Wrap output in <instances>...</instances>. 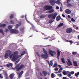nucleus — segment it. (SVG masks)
I'll list each match as a JSON object with an SVG mask.
<instances>
[{
  "label": "nucleus",
  "mask_w": 79,
  "mask_h": 79,
  "mask_svg": "<svg viewBox=\"0 0 79 79\" xmlns=\"http://www.w3.org/2000/svg\"><path fill=\"white\" fill-rule=\"evenodd\" d=\"M19 60H20L19 59L17 61H16L15 63V64H18V62L19 61Z\"/></svg>",
  "instance_id": "obj_36"
},
{
  "label": "nucleus",
  "mask_w": 79,
  "mask_h": 79,
  "mask_svg": "<svg viewBox=\"0 0 79 79\" xmlns=\"http://www.w3.org/2000/svg\"><path fill=\"white\" fill-rule=\"evenodd\" d=\"M71 21H73V22H75V20L73 18L71 19Z\"/></svg>",
  "instance_id": "obj_43"
},
{
  "label": "nucleus",
  "mask_w": 79,
  "mask_h": 79,
  "mask_svg": "<svg viewBox=\"0 0 79 79\" xmlns=\"http://www.w3.org/2000/svg\"><path fill=\"white\" fill-rule=\"evenodd\" d=\"M43 51H44V53L45 54V55H48V54H47V51H46V50L44 48H43Z\"/></svg>",
  "instance_id": "obj_19"
},
{
  "label": "nucleus",
  "mask_w": 79,
  "mask_h": 79,
  "mask_svg": "<svg viewBox=\"0 0 79 79\" xmlns=\"http://www.w3.org/2000/svg\"><path fill=\"white\" fill-rule=\"evenodd\" d=\"M55 77V75L54 73H52L51 74V77L52 78H53L54 77Z\"/></svg>",
  "instance_id": "obj_33"
},
{
  "label": "nucleus",
  "mask_w": 79,
  "mask_h": 79,
  "mask_svg": "<svg viewBox=\"0 0 79 79\" xmlns=\"http://www.w3.org/2000/svg\"><path fill=\"white\" fill-rule=\"evenodd\" d=\"M14 17V14H12L10 16V19H12V18H13Z\"/></svg>",
  "instance_id": "obj_30"
},
{
  "label": "nucleus",
  "mask_w": 79,
  "mask_h": 79,
  "mask_svg": "<svg viewBox=\"0 0 79 79\" xmlns=\"http://www.w3.org/2000/svg\"><path fill=\"white\" fill-rule=\"evenodd\" d=\"M48 64H49V67L50 68L51 66H53V62H52V61H50V62H48Z\"/></svg>",
  "instance_id": "obj_18"
},
{
  "label": "nucleus",
  "mask_w": 79,
  "mask_h": 79,
  "mask_svg": "<svg viewBox=\"0 0 79 79\" xmlns=\"http://www.w3.org/2000/svg\"><path fill=\"white\" fill-rule=\"evenodd\" d=\"M24 67V65L23 64L21 65V64H19L15 66V68L16 69L17 71H19L20 70H21Z\"/></svg>",
  "instance_id": "obj_2"
},
{
  "label": "nucleus",
  "mask_w": 79,
  "mask_h": 79,
  "mask_svg": "<svg viewBox=\"0 0 79 79\" xmlns=\"http://www.w3.org/2000/svg\"><path fill=\"white\" fill-rule=\"evenodd\" d=\"M1 27H5L6 26V25L5 24V23L2 24L0 25Z\"/></svg>",
  "instance_id": "obj_20"
},
{
  "label": "nucleus",
  "mask_w": 79,
  "mask_h": 79,
  "mask_svg": "<svg viewBox=\"0 0 79 79\" xmlns=\"http://www.w3.org/2000/svg\"><path fill=\"white\" fill-rule=\"evenodd\" d=\"M57 13H55L53 14H51L48 15V18H52V19H55L57 16Z\"/></svg>",
  "instance_id": "obj_3"
},
{
  "label": "nucleus",
  "mask_w": 79,
  "mask_h": 79,
  "mask_svg": "<svg viewBox=\"0 0 79 79\" xmlns=\"http://www.w3.org/2000/svg\"><path fill=\"white\" fill-rule=\"evenodd\" d=\"M15 26L16 27V28L17 29V28H18V27H19V25L18 24H17L15 25Z\"/></svg>",
  "instance_id": "obj_41"
},
{
  "label": "nucleus",
  "mask_w": 79,
  "mask_h": 79,
  "mask_svg": "<svg viewBox=\"0 0 79 79\" xmlns=\"http://www.w3.org/2000/svg\"><path fill=\"white\" fill-rule=\"evenodd\" d=\"M23 30H24V28H21L20 29L21 31H23Z\"/></svg>",
  "instance_id": "obj_52"
},
{
  "label": "nucleus",
  "mask_w": 79,
  "mask_h": 79,
  "mask_svg": "<svg viewBox=\"0 0 79 79\" xmlns=\"http://www.w3.org/2000/svg\"><path fill=\"white\" fill-rule=\"evenodd\" d=\"M4 74L6 77V76H8V73H7L6 72V71H4L3 72Z\"/></svg>",
  "instance_id": "obj_27"
},
{
  "label": "nucleus",
  "mask_w": 79,
  "mask_h": 79,
  "mask_svg": "<svg viewBox=\"0 0 79 79\" xmlns=\"http://www.w3.org/2000/svg\"><path fill=\"white\" fill-rule=\"evenodd\" d=\"M49 3L52 6H54L55 3V0H50Z\"/></svg>",
  "instance_id": "obj_10"
},
{
  "label": "nucleus",
  "mask_w": 79,
  "mask_h": 79,
  "mask_svg": "<svg viewBox=\"0 0 79 79\" xmlns=\"http://www.w3.org/2000/svg\"><path fill=\"white\" fill-rule=\"evenodd\" d=\"M23 73H24V72H23V71H21L20 73L22 75L23 74Z\"/></svg>",
  "instance_id": "obj_50"
},
{
  "label": "nucleus",
  "mask_w": 79,
  "mask_h": 79,
  "mask_svg": "<svg viewBox=\"0 0 79 79\" xmlns=\"http://www.w3.org/2000/svg\"><path fill=\"white\" fill-rule=\"evenodd\" d=\"M71 2V0H67L66 3H69Z\"/></svg>",
  "instance_id": "obj_38"
},
{
  "label": "nucleus",
  "mask_w": 79,
  "mask_h": 79,
  "mask_svg": "<svg viewBox=\"0 0 79 79\" xmlns=\"http://www.w3.org/2000/svg\"><path fill=\"white\" fill-rule=\"evenodd\" d=\"M5 23L6 24H9V23H8V22H6Z\"/></svg>",
  "instance_id": "obj_56"
},
{
  "label": "nucleus",
  "mask_w": 79,
  "mask_h": 79,
  "mask_svg": "<svg viewBox=\"0 0 79 79\" xmlns=\"http://www.w3.org/2000/svg\"><path fill=\"white\" fill-rule=\"evenodd\" d=\"M44 9L45 10H50L53 9V7L50 6L46 5L44 6Z\"/></svg>",
  "instance_id": "obj_4"
},
{
  "label": "nucleus",
  "mask_w": 79,
  "mask_h": 79,
  "mask_svg": "<svg viewBox=\"0 0 79 79\" xmlns=\"http://www.w3.org/2000/svg\"><path fill=\"white\" fill-rule=\"evenodd\" d=\"M32 28L34 31H35V27H32Z\"/></svg>",
  "instance_id": "obj_45"
},
{
  "label": "nucleus",
  "mask_w": 79,
  "mask_h": 79,
  "mask_svg": "<svg viewBox=\"0 0 79 79\" xmlns=\"http://www.w3.org/2000/svg\"><path fill=\"white\" fill-rule=\"evenodd\" d=\"M21 76H22V75L21 73H20L19 75V77H21Z\"/></svg>",
  "instance_id": "obj_48"
},
{
  "label": "nucleus",
  "mask_w": 79,
  "mask_h": 79,
  "mask_svg": "<svg viewBox=\"0 0 79 79\" xmlns=\"http://www.w3.org/2000/svg\"><path fill=\"white\" fill-rule=\"evenodd\" d=\"M73 64L74 66H78V65H77V62L76 61H73Z\"/></svg>",
  "instance_id": "obj_21"
},
{
  "label": "nucleus",
  "mask_w": 79,
  "mask_h": 79,
  "mask_svg": "<svg viewBox=\"0 0 79 79\" xmlns=\"http://www.w3.org/2000/svg\"><path fill=\"white\" fill-rule=\"evenodd\" d=\"M57 58L58 59H60V51L57 50Z\"/></svg>",
  "instance_id": "obj_12"
},
{
  "label": "nucleus",
  "mask_w": 79,
  "mask_h": 79,
  "mask_svg": "<svg viewBox=\"0 0 79 79\" xmlns=\"http://www.w3.org/2000/svg\"><path fill=\"white\" fill-rule=\"evenodd\" d=\"M40 74L41 76H46L48 74V73L45 71H43L42 72V73L41 72L40 73Z\"/></svg>",
  "instance_id": "obj_6"
},
{
  "label": "nucleus",
  "mask_w": 79,
  "mask_h": 79,
  "mask_svg": "<svg viewBox=\"0 0 79 79\" xmlns=\"http://www.w3.org/2000/svg\"><path fill=\"white\" fill-rule=\"evenodd\" d=\"M68 79L66 77H63V79Z\"/></svg>",
  "instance_id": "obj_55"
},
{
  "label": "nucleus",
  "mask_w": 79,
  "mask_h": 79,
  "mask_svg": "<svg viewBox=\"0 0 79 79\" xmlns=\"http://www.w3.org/2000/svg\"><path fill=\"white\" fill-rule=\"evenodd\" d=\"M68 62L69 63H71V60H69L68 61Z\"/></svg>",
  "instance_id": "obj_64"
},
{
  "label": "nucleus",
  "mask_w": 79,
  "mask_h": 79,
  "mask_svg": "<svg viewBox=\"0 0 79 79\" xmlns=\"http://www.w3.org/2000/svg\"><path fill=\"white\" fill-rule=\"evenodd\" d=\"M72 53V55H76V53H77V52H73Z\"/></svg>",
  "instance_id": "obj_37"
},
{
  "label": "nucleus",
  "mask_w": 79,
  "mask_h": 79,
  "mask_svg": "<svg viewBox=\"0 0 79 79\" xmlns=\"http://www.w3.org/2000/svg\"><path fill=\"white\" fill-rule=\"evenodd\" d=\"M62 73L63 74H64V75H66V73L64 71Z\"/></svg>",
  "instance_id": "obj_39"
},
{
  "label": "nucleus",
  "mask_w": 79,
  "mask_h": 79,
  "mask_svg": "<svg viewBox=\"0 0 79 79\" xmlns=\"http://www.w3.org/2000/svg\"><path fill=\"white\" fill-rule=\"evenodd\" d=\"M68 18H71V17H70V15H68Z\"/></svg>",
  "instance_id": "obj_59"
},
{
  "label": "nucleus",
  "mask_w": 79,
  "mask_h": 79,
  "mask_svg": "<svg viewBox=\"0 0 79 79\" xmlns=\"http://www.w3.org/2000/svg\"><path fill=\"white\" fill-rule=\"evenodd\" d=\"M58 68H55V71H58Z\"/></svg>",
  "instance_id": "obj_54"
},
{
  "label": "nucleus",
  "mask_w": 79,
  "mask_h": 79,
  "mask_svg": "<svg viewBox=\"0 0 79 79\" xmlns=\"http://www.w3.org/2000/svg\"><path fill=\"white\" fill-rule=\"evenodd\" d=\"M62 16L63 17V18H64V17H65V15H64V14H62Z\"/></svg>",
  "instance_id": "obj_62"
},
{
  "label": "nucleus",
  "mask_w": 79,
  "mask_h": 79,
  "mask_svg": "<svg viewBox=\"0 0 79 79\" xmlns=\"http://www.w3.org/2000/svg\"><path fill=\"white\" fill-rule=\"evenodd\" d=\"M58 73H61V70H60V69L59 70V71H58Z\"/></svg>",
  "instance_id": "obj_51"
},
{
  "label": "nucleus",
  "mask_w": 79,
  "mask_h": 79,
  "mask_svg": "<svg viewBox=\"0 0 79 79\" xmlns=\"http://www.w3.org/2000/svg\"><path fill=\"white\" fill-rule=\"evenodd\" d=\"M14 76L15 75H14V74H11L9 76V77H10V79H13V77H14Z\"/></svg>",
  "instance_id": "obj_24"
},
{
  "label": "nucleus",
  "mask_w": 79,
  "mask_h": 79,
  "mask_svg": "<svg viewBox=\"0 0 79 79\" xmlns=\"http://www.w3.org/2000/svg\"><path fill=\"white\" fill-rule=\"evenodd\" d=\"M65 12L67 14H70L71 11L69 9H67L65 10Z\"/></svg>",
  "instance_id": "obj_13"
},
{
  "label": "nucleus",
  "mask_w": 79,
  "mask_h": 79,
  "mask_svg": "<svg viewBox=\"0 0 79 79\" xmlns=\"http://www.w3.org/2000/svg\"><path fill=\"white\" fill-rule=\"evenodd\" d=\"M69 42H70V44H73V41H71V40L69 41Z\"/></svg>",
  "instance_id": "obj_49"
},
{
  "label": "nucleus",
  "mask_w": 79,
  "mask_h": 79,
  "mask_svg": "<svg viewBox=\"0 0 79 79\" xmlns=\"http://www.w3.org/2000/svg\"><path fill=\"white\" fill-rule=\"evenodd\" d=\"M36 54L38 56H39V57H40V55L39 54V53L38 52H37L36 53Z\"/></svg>",
  "instance_id": "obj_44"
},
{
  "label": "nucleus",
  "mask_w": 79,
  "mask_h": 79,
  "mask_svg": "<svg viewBox=\"0 0 79 79\" xmlns=\"http://www.w3.org/2000/svg\"><path fill=\"white\" fill-rule=\"evenodd\" d=\"M25 53H26V52L25 51L23 52H22V53H21V54L20 55V56H23V55H24V54H25Z\"/></svg>",
  "instance_id": "obj_29"
},
{
  "label": "nucleus",
  "mask_w": 79,
  "mask_h": 79,
  "mask_svg": "<svg viewBox=\"0 0 79 79\" xmlns=\"http://www.w3.org/2000/svg\"><path fill=\"white\" fill-rule=\"evenodd\" d=\"M57 65H58V64L57 63H55V64H54L53 67H56L57 66Z\"/></svg>",
  "instance_id": "obj_31"
},
{
  "label": "nucleus",
  "mask_w": 79,
  "mask_h": 79,
  "mask_svg": "<svg viewBox=\"0 0 79 79\" xmlns=\"http://www.w3.org/2000/svg\"><path fill=\"white\" fill-rule=\"evenodd\" d=\"M0 77L1 78V79H3V76H2V74H0Z\"/></svg>",
  "instance_id": "obj_46"
},
{
  "label": "nucleus",
  "mask_w": 79,
  "mask_h": 79,
  "mask_svg": "<svg viewBox=\"0 0 79 79\" xmlns=\"http://www.w3.org/2000/svg\"><path fill=\"white\" fill-rule=\"evenodd\" d=\"M0 33L2 34L3 35H5V33H4V32L3 31V30L2 29H0Z\"/></svg>",
  "instance_id": "obj_25"
},
{
  "label": "nucleus",
  "mask_w": 79,
  "mask_h": 79,
  "mask_svg": "<svg viewBox=\"0 0 79 79\" xmlns=\"http://www.w3.org/2000/svg\"><path fill=\"white\" fill-rule=\"evenodd\" d=\"M72 6H73V5L70 3H68L66 5V6H67V7H71Z\"/></svg>",
  "instance_id": "obj_17"
},
{
  "label": "nucleus",
  "mask_w": 79,
  "mask_h": 79,
  "mask_svg": "<svg viewBox=\"0 0 79 79\" xmlns=\"http://www.w3.org/2000/svg\"><path fill=\"white\" fill-rule=\"evenodd\" d=\"M15 52H17V53H15V55H16V58L17 60H18V58H19L20 57H21V56L18 55V51H16Z\"/></svg>",
  "instance_id": "obj_14"
},
{
  "label": "nucleus",
  "mask_w": 79,
  "mask_h": 79,
  "mask_svg": "<svg viewBox=\"0 0 79 79\" xmlns=\"http://www.w3.org/2000/svg\"><path fill=\"white\" fill-rule=\"evenodd\" d=\"M72 31L73 29H72V28H67L66 30V32L69 34V33H71V32H72Z\"/></svg>",
  "instance_id": "obj_11"
},
{
  "label": "nucleus",
  "mask_w": 79,
  "mask_h": 79,
  "mask_svg": "<svg viewBox=\"0 0 79 79\" xmlns=\"http://www.w3.org/2000/svg\"><path fill=\"white\" fill-rule=\"evenodd\" d=\"M61 60L62 62L63 63H66L64 61V59L63 57L61 58Z\"/></svg>",
  "instance_id": "obj_28"
},
{
  "label": "nucleus",
  "mask_w": 79,
  "mask_h": 79,
  "mask_svg": "<svg viewBox=\"0 0 79 79\" xmlns=\"http://www.w3.org/2000/svg\"><path fill=\"white\" fill-rule=\"evenodd\" d=\"M78 75H79V72H78L77 73H76L75 74V76H76V77H78Z\"/></svg>",
  "instance_id": "obj_32"
},
{
  "label": "nucleus",
  "mask_w": 79,
  "mask_h": 79,
  "mask_svg": "<svg viewBox=\"0 0 79 79\" xmlns=\"http://www.w3.org/2000/svg\"><path fill=\"white\" fill-rule=\"evenodd\" d=\"M10 24H15V22H14V21H13L11 20L10 21Z\"/></svg>",
  "instance_id": "obj_34"
},
{
  "label": "nucleus",
  "mask_w": 79,
  "mask_h": 79,
  "mask_svg": "<svg viewBox=\"0 0 79 79\" xmlns=\"http://www.w3.org/2000/svg\"><path fill=\"white\" fill-rule=\"evenodd\" d=\"M53 22V20H50L49 21V23H50V24L52 23Z\"/></svg>",
  "instance_id": "obj_35"
},
{
  "label": "nucleus",
  "mask_w": 79,
  "mask_h": 79,
  "mask_svg": "<svg viewBox=\"0 0 79 79\" xmlns=\"http://www.w3.org/2000/svg\"><path fill=\"white\" fill-rule=\"evenodd\" d=\"M64 25L63 24V23H60L59 25H58V27H57V28H58V27H61V26H63Z\"/></svg>",
  "instance_id": "obj_23"
},
{
  "label": "nucleus",
  "mask_w": 79,
  "mask_h": 79,
  "mask_svg": "<svg viewBox=\"0 0 79 79\" xmlns=\"http://www.w3.org/2000/svg\"><path fill=\"white\" fill-rule=\"evenodd\" d=\"M13 26L12 25H9L8 27V29L10 30V32H11V30H12V27H13Z\"/></svg>",
  "instance_id": "obj_16"
},
{
  "label": "nucleus",
  "mask_w": 79,
  "mask_h": 79,
  "mask_svg": "<svg viewBox=\"0 0 79 79\" xmlns=\"http://www.w3.org/2000/svg\"><path fill=\"white\" fill-rule=\"evenodd\" d=\"M70 74H74V72L72 71L70 72Z\"/></svg>",
  "instance_id": "obj_40"
},
{
  "label": "nucleus",
  "mask_w": 79,
  "mask_h": 79,
  "mask_svg": "<svg viewBox=\"0 0 79 79\" xmlns=\"http://www.w3.org/2000/svg\"><path fill=\"white\" fill-rule=\"evenodd\" d=\"M10 33H11V34H18V33H19V31L16 29H12L11 30H10Z\"/></svg>",
  "instance_id": "obj_8"
},
{
  "label": "nucleus",
  "mask_w": 79,
  "mask_h": 79,
  "mask_svg": "<svg viewBox=\"0 0 79 79\" xmlns=\"http://www.w3.org/2000/svg\"><path fill=\"white\" fill-rule=\"evenodd\" d=\"M61 18L60 15L57 16L56 17V20L57 21H60L61 19Z\"/></svg>",
  "instance_id": "obj_15"
},
{
  "label": "nucleus",
  "mask_w": 79,
  "mask_h": 79,
  "mask_svg": "<svg viewBox=\"0 0 79 79\" xmlns=\"http://www.w3.org/2000/svg\"><path fill=\"white\" fill-rule=\"evenodd\" d=\"M57 76H59V77H61V76H62V75H61V74H58Z\"/></svg>",
  "instance_id": "obj_42"
},
{
  "label": "nucleus",
  "mask_w": 79,
  "mask_h": 79,
  "mask_svg": "<svg viewBox=\"0 0 79 79\" xmlns=\"http://www.w3.org/2000/svg\"><path fill=\"white\" fill-rule=\"evenodd\" d=\"M58 66L59 67V68H61V65L59 64V65H58Z\"/></svg>",
  "instance_id": "obj_61"
},
{
  "label": "nucleus",
  "mask_w": 79,
  "mask_h": 79,
  "mask_svg": "<svg viewBox=\"0 0 79 79\" xmlns=\"http://www.w3.org/2000/svg\"><path fill=\"white\" fill-rule=\"evenodd\" d=\"M56 8L57 10H58L59 9V7L58 6H57L56 7Z\"/></svg>",
  "instance_id": "obj_53"
},
{
  "label": "nucleus",
  "mask_w": 79,
  "mask_h": 79,
  "mask_svg": "<svg viewBox=\"0 0 79 79\" xmlns=\"http://www.w3.org/2000/svg\"><path fill=\"white\" fill-rule=\"evenodd\" d=\"M12 52L10 50H7L5 54V58L6 59V58H8V56H9L10 58H11L12 57H13V54H12Z\"/></svg>",
  "instance_id": "obj_1"
},
{
  "label": "nucleus",
  "mask_w": 79,
  "mask_h": 79,
  "mask_svg": "<svg viewBox=\"0 0 79 79\" xmlns=\"http://www.w3.org/2000/svg\"><path fill=\"white\" fill-rule=\"evenodd\" d=\"M53 12H54V10L52 9L49 10L48 11V13H53Z\"/></svg>",
  "instance_id": "obj_22"
},
{
  "label": "nucleus",
  "mask_w": 79,
  "mask_h": 79,
  "mask_svg": "<svg viewBox=\"0 0 79 79\" xmlns=\"http://www.w3.org/2000/svg\"><path fill=\"white\" fill-rule=\"evenodd\" d=\"M49 55H50L51 56H55V55H56V52L54 51H53V50H51L50 49H49Z\"/></svg>",
  "instance_id": "obj_5"
},
{
  "label": "nucleus",
  "mask_w": 79,
  "mask_h": 79,
  "mask_svg": "<svg viewBox=\"0 0 79 79\" xmlns=\"http://www.w3.org/2000/svg\"><path fill=\"white\" fill-rule=\"evenodd\" d=\"M22 18H24V15H22L21 17Z\"/></svg>",
  "instance_id": "obj_60"
},
{
  "label": "nucleus",
  "mask_w": 79,
  "mask_h": 79,
  "mask_svg": "<svg viewBox=\"0 0 79 79\" xmlns=\"http://www.w3.org/2000/svg\"><path fill=\"white\" fill-rule=\"evenodd\" d=\"M69 63V65H71V66H72V65H73V64H72V63L71 62Z\"/></svg>",
  "instance_id": "obj_57"
},
{
  "label": "nucleus",
  "mask_w": 79,
  "mask_h": 79,
  "mask_svg": "<svg viewBox=\"0 0 79 79\" xmlns=\"http://www.w3.org/2000/svg\"><path fill=\"white\" fill-rule=\"evenodd\" d=\"M6 77H5V79H8V76H6Z\"/></svg>",
  "instance_id": "obj_63"
},
{
  "label": "nucleus",
  "mask_w": 79,
  "mask_h": 79,
  "mask_svg": "<svg viewBox=\"0 0 79 79\" xmlns=\"http://www.w3.org/2000/svg\"><path fill=\"white\" fill-rule=\"evenodd\" d=\"M6 66L7 67H12L13 66V64H7L6 65Z\"/></svg>",
  "instance_id": "obj_26"
},
{
  "label": "nucleus",
  "mask_w": 79,
  "mask_h": 79,
  "mask_svg": "<svg viewBox=\"0 0 79 79\" xmlns=\"http://www.w3.org/2000/svg\"><path fill=\"white\" fill-rule=\"evenodd\" d=\"M60 3V1H56V3H57V4H59V3Z\"/></svg>",
  "instance_id": "obj_47"
},
{
  "label": "nucleus",
  "mask_w": 79,
  "mask_h": 79,
  "mask_svg": "<svg viewBox=\"0 0 79 79\" xmlns=\"http://www.w3.org/2000/svg\"><path fill=\"white\" fill-rule=\"evenodd\" d=\"M16 53H17V52H15L14 53L13 57L12 58V61H16L17 60V58H16V55H15Z\"/></svg>",
  "instance_id": "obj_7"
},
{
  "label": "nucleus",
  "mask_w": 79,
  "mask_h": 79,
  "mask_svg": "<svg viewBox=\"0 0 79 79\" xmlns=\"http://www.w3.org/2000/svg\"><path fill=\"white\" fill-rule=\"evenodd\" d=\"M68 76L69 77H70V76H71V74L69 73L68 74Z\"/></svg>",
  "instance_id": "obj_58"
},
{
  "label": "nucleus",
  "mask_w": 79,
  "mask_h": 79,
  "mask_svg": "<svg viewBox=\"0 0 79 79\" xmlns=\"http://www.w3.org/2000/svg\"><path fill=\"white\" fill-rule=\"evenodd\" d=\"M41 56L42 58H44V59H47V58H48V54L46 55L45 54H42L41 55Z\"/></svg>",
  "instance_id": "obj_9"
}]
</instances>
